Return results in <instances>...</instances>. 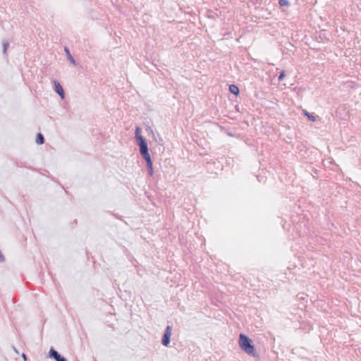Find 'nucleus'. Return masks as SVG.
I'll return each instance as SVG.
<instances>
[{
  "mask_svg": "<svg viewBox=\"0 0 361 361\" xmlns=\"http://www.w3.org/2000/svg\"><path fill=\"white\" fill-rule=\"evenodd\" d=\"M229 90L231 93H233V94H235V95L238 94V93H239V89L235 85H231L229 86Z\"/></svg>",
  "mask_w": 361,
  "mask_h": 361,
  "instance_id": "obj_8",
  "label": "nucleus"
},
{
  "mask_svg": "<svg viewBox=\"0 0 361 361\" xmlns=\"http://www.w3.org/2000/svg\"><path fill=\"white\" fill-rule=\"evenodd\" d=\"M49 355L51 357L54 358L56 361H57L61 357V355L54 348L50 349Z\"/></svg>",
  "mask_w": 361,
  "mask_h": 361,
  "instance_id": "obj_6",
  "label": "nucleus"
},
{
  "mask_svg": "<svg viewBox=\"0 0 361 361\" xmlns=\"http://www.w3.org/2000/svg\"><path fill=\"white\" fill-rule=\"evenodd\" d=\"M305 115L308 118L309 120L312 121H315L316 118L313 115L309 114L308 112H305Z\"/></svg>",
  "mask_w": 361,
  "mask_h": 361,
  "instance_id": "obj_12",
  "label": "nucleus"
},
{
  "mask_svg": "<svg viewBox=\"0 0 361 361\" xmlns=\"http://www.w3.org/2000/svg\"><path fill=\"white\" fill-rule=\"evenodd\" d=\"M12 348L13 349V350L17 353L18 354V351L17 350V349L16 348L15 346H13Z\"/></svg>",
  "mask_w": 361,
  "mask_h": 361,
  "instance_id": "obj_17",
  "label": "nucleus"
},
{
  "mask_svg": "<svg viewBox=\"0 0 361 361\" xmlns=\"http://www.w3.org/2000/svg\"><path fill=\"white\" fill-rule=\"evenodd\" d=\"M22 357L24 359V360H27V357L25 353H23Z\"/></svg>",
  "mask_w": 361,
  "mask_h": 361,
  "instance_id": "obj_16",
  "label": "nucleus"
},
{
  "mask_svg": "<svg viewBox=\"0 0 361 361\" xmlns=\"http://www.w3.org/2000/svg\"><path fill=\"white\" fill-rule=\"evenodd\" d=\"M57 361H67V360L64 357L61 356Z\"/></svg>",
  "mask_w": 361,
  "mask_h": 361,
  "instance_id": "obj_15",
  "label": "nucleus"
},
{
  "mask_svg": "<svg viewBox=\"0 0 361 361\" xmlns=\"http://www.w3.org/2000/svg\"><path fill=\"white\" fill-rule=\"evenodd\" d=\"M54 90L55 92L59 94V96L63 99L64 98V96H65V94H64V91H63V89L61 86V85L59 83V82L56 80H54Z\"/></svg>",
  "mask_w": 361,
  "mask_h": 361,
  "instance_id": "obj_4",
  "label": "nucleus"
},
{
  "mask_svg": "<svg viewBox=\"0 0 361 361\" xmlns=\"http://www.w3.org/2000/svg\"><path fill=\"white\" fill-rule=\"evenodd\" d=\"M239 346L247 354L252 355L253 357L258 358L259 355L255 350V346L252 345V340L247 336L240 334L238 341Z\"/></svg>",
  "mask_w": 361,
  "mask_h": 361,
  "instance_id": "obj_1",
  "label": "nucleus"
},
{
  "mask_svg": "<svg viewBox=\"0 0 361 361\" xmlns=\"http://www.w3.org/2000/svg\"><path fill=\"white\" fill-rule=\"evenodd\" d=\"M135 138L137 141V145L140 147V152L144 159L150 157L149 153L148 146L146 140L141 135V128L136 127L135 128Z\"/></svg>",
  "mask_w": 361,
  "mask_h": 361,
  "instance_id": "obj_2",
  "label": "nucleus"
},
{
  "mask_svg": "<svg viewBox=\"0 0 361 361\" xmlns=\"http://www.w3.org/2000/svg\"><path fill=\"white\" fill-rule=\"evenodd\" d=\"M285 75H286L285 71H283L280 73V75H279V81L283 80V78H284V77H285Z\"/></svg>",
  "mask_w": 361,
  "mask_h": 361,
  "instance_id": "obj_13",
  "label": "nucleus"
},
{
  "mask_svg": "<svg viewBox=\"0 0 361 361\" xmlns=\"http://www.w3.org/2000/svg\"><path fill=\"white\" fill-rule=\"evenodd\" d=\"M65 51L66 53V55H67V57L68 59V60L70 61V62L73 64V65H75V60L74 59V58L71 56V53H70V51L68 48H65Z\"/></svg>",
  "mask_w": 361,
  "mask_h": 361,
  "instance_id": "obj_7",
  "label": "nucleus"
},
{
  "mask_svg": "<svg viewBox=\"0 0 361 361\" xmlns=\"http://www.w3.org/2000/svg\"><path fill=\"white\" fill-rule=\"evenodd\" d=\"M279 4L281 6H287L289 5L288 0H279Z\"/></svg>",
  "mask_w": 361,
  "mask_h": 361,
  "instance_id": "obj_11",
  "label": "nucleus"
},
{
  "mask_svg": "<svg viewBox=\"0 0 361 361\" xmlns=\"http://www.w3.org/2000/svg\"><path fill=\"white\" fill-rule=\"evenodd\" d=\"M145 159L147 162V167L149 175L150 176H152L154 172H153L152 161L151 157H148V158Z\"/></svg>",
  "mask_w": 361,
  "mask_h": 361,
  "instance_id": "obj_5",
  "label": "nucleus"
},
{
  "mask_svg": "<svg viewBox=\"0 0 361 361\" xmlns=\"http://www.w3.org/2000/svg\"><path fill=\"white\" fill-rule=\"evenodd\" d=\"M36 142L39 145H42L44 142V137L42 133L37 135Z\"/></svg>",
  "mask_w": 361,
  "mask_h": 361,
  "instance_id": "obj_9",
  "label": "nucleus"
},
{
  "mask_svg": "<svg viewBox=\"0 0 361 361\" xmlns=\"http://www.w3.org/2000/svg\"><path fill=\"white\" fill-rule=\"evenodd\" d=\"M4 260V257L3 254L0 252V262Z\"/></svg>",
  "mask_w": 361,
  "mask_h": 361,
  "instance_id": "obj_14",
  "label": "nucleus"
},
{
  "mask_svg": "<svg viewBox=\"0 0 361 361\" xmlns=\"http://www.w3.org/2000/svg\"><path fill=\"white\" fill-rule=\"evenodd\" d=\"M9 46V43L7 40L3 41V52L4 54H6L7 49Z\"/></svg>",
  "mask_w": 361,
  "mask_h": 361,
  "instance_id": "obj_10",
  "label": "nucleus"
},
{
  "mask_svg": "<svg viewBox=\"0 0 361 361\" xmlns=\"http://www.w3.org/2000/svg\"><path fill=\"white\" fill-rule=\"evenodd\" d=\"M171 332H172V327L171 326H168L164 330V334L163 338L161 339V343L163 345H164V346L169 345L170 341H171V334H172Z\"/></svg>",
  "mask_w": 361,
  "mask_h": 361,
  "instance_id": "obj_3",
  "label": "nucleus"
}]
</instances>
